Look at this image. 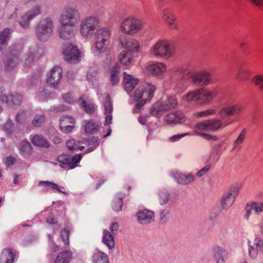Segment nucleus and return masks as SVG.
<instances>
[{"mask_svg":"<svg viewBox=\"0 0 263 263\" xmlns=\"http://www.w3.org/2000/svg\"><path fill=\"white\" fill-rule=\"evenodd\" d=\"M245 108V105L242 103L226 101L224 106L219 110L218 115L222 119L238 116L242 113Z\"/></svg>","mask_w":263,"mask_h":263,"instance_id":"7","label":"nucleus"},{"mask_svg":"<svg viewBox=\"0 0 263 263\" xmlns=\"http://www.w3.org/2000/svg\"><path fill=\"white\" fill-rule=\"evenodd\" d=\"M140 22L135 17H127L121 23V31L126 34H133L141 28Z\"/></svg>","mask_w":263,"mask_h":263,"instance_id":"12","label":"nucleus"},{"mask_svg":"<svg viewBox=\"0 0 263 263\" xmlns=\"http://www.w3.org/2000/svg\"><path fill=\"white\" fill-rule=\"evenodd\" d=\"M252 82L255 86H258L263 82V74H258L255 75L252 78Z\"/></svg>","mask_w":263,"mask_h":263,"instance_id":"58","label":"nucleus"},{"mask_svg":"<svg viewBox=\"0 0 263 263\" xmlns=\"http://www.w3.org/2000/svg\"><path fill=\"white\" fill-rule=\"evenodd\" d=\"M229 124L228 122L223 123L221 120L218 119L207 120L197 123L194 128L193 132L194 134L200 136L206 132H214L220 128H224Z\"/></svg>","mask_w":263,"mask_h":263,"instance_id":"5","label":"nucleus"},{"mask_svg":"<svg viewBox=\"0 0 263 263\" xmlns=\"http://www.w3.org/2000/svg\"><path fill=\"white\" fill-rule=\"evenodd\" d=\"M169 215V212L167 210H163L160 214V219L162 222H164L168 219Z\"/></svg>","mask_w":263,"mask_h":263,"instance_id":"63","label":"nucleus"},{"mask_svg":"<svg viewBox=\"0 0 263 263\" xmlns=\"http://www.w3.org/2000/svg\"><path fill=\"white\" fill-rule=\"evenodd\" d=\"M19 149L22 153L29 155L31 152L32 147L27 140H23L21 144Z\"/></svg>","mask_w":263,"mask_h":263,"instance_id":"46","label":"nucleus"},{"mask_svg":"<svg viewBox=\"0 0 263 263\" xmlns=\"http://www.w3.org/2000/svg\"><path fill=\"white\" fill-rule=\"evenodd\" d=\"M165 21L170 29H177V23L176 19L174 17H166Z\"/></svg>","mask_w":263,"mask_h":263,"instance_id":"55","label":"nucleus"},{"mask_svg":"<svg viewBox=\"0 0 263 263\" xmlns=\"http://www.w3.org/2000/svg\"><path fill=\"white\" fill-rule=\"evenodd\" d=\"M120 42L122 47L125 48L124 50L130 52L133 54L139 51L140 44L135 39H127L125 36H123L120 38Z\"/></svg>","mask_w":263,"mask_h":263,"instance_id":"17","label":"nucleus"},{"mask_svg":"<svg viewBox=\"0 0 263 263\" xmlns=\"http://www.w3.org/2000/svg\"><path fill=\"white\" fill-rule=\"evenodd\" d=\"M173 72L172 77L177 78L178 80V85L183 87H185L190 79L194 84L201 86H206L211 83V74L205 70L196 71L192 73L191 70L187 67L179 66Z\"/></svg>","mask_w":263,"mask_h":263,"instance_id":"1","label":"nucleus"},{"mask_svg":"<svg viewBox=\"0 0 263 263\" xmlns=\"http://www.w3.org/2000/svg\"><path fill=\"white\" fill-rule=\"evenodd\" d=\"M252 211L259 215L263 212V202L252 201L248 203Z\"/></svg>","mask_w":263,"mask_h":263,"instance_id":"45","label":"nucleus"},{"mask_svg":"<svg viewBox=\"0 0 263 263\" xmlns=\"http://www.w3.org/2000/svg\"><path fill=\"white\" fill-rule=\"evenodd\" d=\"M199 103L205 104L210 103L218 93L217 88L198 89Z\"/></svg>","mask_w":263,"mask_h":263,"instance_id":"14","label":"nucleus"},{"mask_svg":"<svg viewBox=\"0 0 263 263\" xmlns=\"http://www.w3.org/2000/svg\"><path fill=\"white\" fill-rule=\"evenodd\" d=\"M33 17H19L18 23L21 27L27 29L29 27L30 21Z\"/></svg>","mask_w":263,"mask_h":263,"instance_id":"51","label":"nucleus"},{"mask_svg":"<svg viewBox=\"0 0 263 263\" xmlns=\"http://www.w3.org/2000/svg\"><path fill=\"white\" fill-rule=\"evenodd\" d=\"M210 166H205L204 168L201 169L199 171H198L197 173V176H198L199 177H200L203 175L206 174L210 170Z\"/></svg>","mask_w":263,"mask_h":263,"instance_id":"64","label":"nucleus"},{"mask_svg":"<svg viewBox=\"0 0 263 263\" xmlns=\"http://www.w3.org/2000/svg\"><path fill=\"white\" fill-rule=\"evenodd\" d=\"M20 46L17 45L12 46L10 47V54L8 57L5 63V66L8 70L14 68L18 63V55L20 52Z\"/></svg>","mask_w":263,"mask_h":263,"instance_id":"15","label":"nucleus"},{"mask_svg":"<svg viewBox=\"0 0 263 263\" xmlns=\"http://www.w3.org/2000/svg\"><path fill=\"white\" fill-rule=\"evenodd\" d=\"M12 32V30L8 28L0 32V51L3 52V49L8 44Z\"/></svg>","mask_w":263,"mask_h":263,"instance_id":"32","label":"nucleus"},{"mask_svg":"<svg viewBox=\"0 0 263 263\" xmlns=\"http://www.w3.org/2000/svg\"><path fill=\"white\" fill-rule=\"evenodd\" d=\"M168 198V194L166 192L163 191L159 193V202L161 205L166 204Z\"/></svg>","mask_w":263,"mask_h":263,"instance_id":"56","label":"nucleus"},{"mask_svg":"<svg viewBox=\"0 0 263 263\" xmlns=\"http://www.w3.org/2000/svg\"><path fill=\"white\" fill-rule=\"evenodd\" d=\"M133 57V53L124 50L119 54L118 59L123 65L129 66L134 61Z\"/></svg>","mask_w":263,"mask_h":263,"instance_id":"29","label":"nucleus"},{"mask_svg":"<svg viewBox=\"0 0 263 263\" xmlns=\"http://www.w3.org/2000/svg\"><path fill=\"white\" fill-rule=\"evenodd\" d=\"M78 15V12L76 10L68 7L65 9V16H74Z\"/></svg>","mask_w":263,"mask_h":263,"instance_id":"59","label":"nucleus"},{"mask_svg":"<svg viewBox=\"0 0 263 263\" xmlns=\"http://www.w3.org/2000/svg\"><path fill=\"white\" fill-rule=\"evenodd\" d=\"M98 68L96 66H93L89 68L86 74L87 80L93 82L99 78Z\"/></svg>","mask_w":263,"mask_h":263,"instance_id":"40","label":"nucleus"},{"mask_svg":"<svg viewBox=\"0 0 263 263\" xmlns=\"http://www.w3.org/2000/svg\"><path fill=\"white\" fill-rule=\"evenodd\" d=\"M167 67L166 65L160 62H157L148 65L146 70L151 75L155 77L163 76L167 71Z\"/></svg>","mask_w":263,"mask_h":263,"instance_id":"18","label":"nucleus"},{"mask_svg":"<svg viewBox=\"0 0 263 263\" xmlns=\"http://www.w3.org/2000/svg\"><path fill=\"white\" fill-rule=\"evenodd\" d=\"M174 177L177 182L181 184L186 185L194 181V176L192 174L185 175L179 172L174 174Z\"/></svg>","mask_w":263,"mask_h":263,"instance_id":"24","label":"nucleus"},{"mask_svg":"<svg viewBox=\"0 0 263 263\" xmlns=\"http://www.w3.org/2000/svg\"><path fill=\"white\" fill-rule=\"evenodd\" d=\"M74 124H69L68 125H65V124L64 123H63L62 124V125H60V127L61 130L65 133H68L71 132L73 127H74Z\"/></svg>","mask_w":263,"mask_h":263,"instance_id":"57","label":"nucleus"},{"mask_svg":"<svg viewBox=\"0 0 263 263\" xmlns=\"http://www.w3.org/2000/svg\"><path fill=\"white\" fill-rule=\"evenodd\" d=\"M84 143L87 144L89 151H87V153H88L92 151L98 145L99 141L97 138L93 137L88 140H83Z\"/></svg>","mask_w":263,"mask_h":263,"instance_id":"47","label":"nucleus"},{"mask_svg":"<svg viewBox=\"0 0 263 263\" xmlns=\"http://www.w3.org/2000/svg\"><path fill=\"white\" fill-rule=\"evenodd\" d=\"M63 99L64 102L70 103L73 102L74 99L71 93H67L63 96Z\"/></svg>","mask_w":263,"mask_h":263,"instance_id":"60","label":"nucleus"},{"mask_svg":"<svg viewBox=\"0 0 263 263\" xmlns=\"http://www.w3.org/2000/svg\"><path fill=\"white\" fill-rule=\"evenodd\" d=\"M245 211H246V214L244 215V217L247 220H248L249 219L250 215L252 214V210L251 208V207L248 203H247V204L246 205Z\"/></svg>","mask_w":263,"mask_h":263,"instance_id":"62","label":"nucleus"},{"mask_svg":"<svg viewBox=\"0 0 263 263\" xmlns=\"http://www.w3.org/2000/svg\"><path fill=\"white\" fill-rule=\"evenodd\" d=\"M0 99L2 103H6L9 106L18 105L22 102V97L17 93H11L8 95L2 92Z\"/></svg>","mask_w":263,"mask_h":263,"instance_id":"19","label":"nucleus"},{"mask_svg":"<svg viewBox=\"0 0 263 263\" xmlns=\"http://www.w3.org/2000/svg\"><path fill=\"white\" fill-rule=\"evenodd\" d=\"M103 106L105 110V114H111L112 111V105L110 101V98L108 94H106L103 97Z\"/></svg>","mask_w":263,"mask_h":263,"instance_id":"41","label":"nucleus"},{"mask_svg":"<svg viewBox=\"0 0 263 263\" xmlns=\"http://www.w3.org/2000/svg\"><path fill=\"white\" fill-rule=\"evenodd\" d=\"M163 108L161 101L159 100L152 106L150 110V114L154 117L160 118L165 112V110Z\"/></svg>","mask_w":263,"mask_h":263,"instance_id":"34","label":"nucleus"},{"mask_svg":"<svg viewBox=\"0 0 263 263\" xmlns=\"http://www.w3.org/2000/svg\"><path fill=\"white\" fill-rule=\"evenodd\" d=\"M40 185H44L45 186H49L53 190H56L60 193L64 194H67V192L65 191H61L60 187L55 183L50 181H41L39 183Z\"/></svg>","mask_w":263,"mask_h":263,"instance_id":"49","label":"nucleus"},{"mask_svg":"<svg viewBox=\"0 0 263 263\" xmlns=\"http://www.w3.org/2000/svg\"><path fill=\"white\" fill-rule=\"evenodd\" d=\"M125 195L121 193L117 195L116 198L112 204V208L116 212H119L122 210L123 204V199Z\"/></svg>","mask_w":263,"mask_h":263,"instance_id":"39","label":"nucleus"},{"mask_svg":"<svg viewBox=\"0 0 263 263\" xmlns=\"http://www.w3.org/2000/svg\"><path fill=\"white\" fill-rule=\"evenodd\" d=\"M31 142L35 145L40 147L48 148L50 143L43 136L36 135L31 139Z\"/></svg>","mask_w":263,"mask_h":263,"instance_id":"35","label":"nucleus"},{"mask_svg":"<svg viewBox=\"0 0 263 263\" xmlns=\"http://www.w3.org/2000/svg\"><path fill=\"white\" fill-rule=\"evenodd\" d=\"M246 135V130L245 129H243L240 132L237 138L234 142L233 149L237 148L243 142V141L245 139Z\"/></svg>","mask_w":263,"mask_h":263,"instance_id":"48","label":"nucleus"},{"mask_svg":"<svg viewBox=\"0 0 263 263\" xmlns=\"http://www.w3.org/2000/svg\"><path fill=\"white\" fill-rule=\"evenodd\" d=\"M71 253L69 251H64L60 253L57 257L54 263H69Z\"/></svg>","mask_w":263,"mask_h":263,"instance_id":"38","label":"nucleus"},{"mask_svg":"<svg viewBox=\"0 0 263 263\" xmlns=\"http://www.w3.org/2000/svg\"><path fill=\"white\" fill-rule=\"evenodd\" d=\"M184 99L185 101L187 102H193L195 101L198 103H199V92L198 89L194 90L191 91L189 92L184 97Z\"/></svg>","mask_w":263,"mask_h":263,"instance_id":"42","label":"nucleus"},{"mask_svg":"<svg viewBox=\"0 0 263 263\" xmlns=\"http://www.w3.org/2000/svg\"><path fill=\"white\" fill-rule=\"evenodd\" d=\"M97 106L92 100L83 99V110L90 116L95 115L97 111Z\"/></svg>","mask_w":263,"mask_h":263,"instance_id":"33","label":"nucleus"},{"mask_svg":"<svg viewBox=\"0 0 263 263\" xmlns=\"http://www.w3.org/2000/svg\"><path fill=\"white\" fill-rule=\"evenodd\" d=\"M249 253L251 257L256 258L258 254H263V240L255 238L252 245H249Z\"/></svg>","mask_w":263,"mask_h":263,"instance_id":"20","label":"nucleus"},{"mask_svg":"<svg viewBox=\"0 0 263 263\" xmlns=\"http://www.w3.org/2000/svg\"><path fill=\"white\" fill-rule=\"evenodd\" d=\"M62 74V68L56 66L47 74V83L51 87L56 88L60 84Z\"/></svg>","mask_w":263,"mask_h":263,"instance_id":"13","label":"nucleus"},{"mask_svg":"<svg viewBox=\"0 0 263 263\" xmlns=\"http://www.w3.org/2000/svg\"><path fill=\"white\" fill-rule=\"evenodd\" d=\"M80 52L77 47L72 44L64 45L63 50V55L65 61L67 62L75 64L80 61Z\"/></svg>","mask_w":263,"mask_h":263,"instance_id":"10","label":"nucleus"},{"mask_svg":"<svg viewBox=\"0 0 263 263\" xmlns=\"http://www.w3.org/2000/svg\"><path fill=\"white\" fill-rule=\"evenodd\" d=\"M138 221L143 224L151 223L155 220V215L152 211L143 210L137 213Z\"/></svg>","mask_w":263,"mask_h":263,"instance_id":"21","label":"nucleus"},{"mask_svg":"<svg viewBox=\"0 0 263 263\" xmlns=\"http://www.w3.org/2000/svg\"><path fill=\"white\" fill-rule=\"evenodd\" d=\"M241 187L240 184H236L231 186L227 191H226L221 197V206L222 209L228 210L234 202L235 198L239 194L240 189Z\"/></svg>","mask_w":263,"mask_h":263,"instance_id":"8","label":"nucleus"},{"mask_svg":"<svg viewBox=\"0 0 263 263\" xmlns=\"http://www.w3.org/2000/svg\"><path fill=\"white\" fill-rule=\"evenodd\" d=\"M59 22L58 32L60 38L65 40L72 39L77 30L76 27L78 22L77 17H60Z\"/></svg>","mask_w":263,"mask_h":263,"instance_id":"4","label":"nucleus"},{"mask_svg":"<svg viewBox=\"0 0 263 263\" xmlns=\"http://www.w3.org/2000/svg\"><path fill=\"white\" fill-rule=\"evenodd\" d=\"M70 235V231L67 229H64L61 231V236L62 238L63 241L65 245H68L69 243V237Z\"/></svg>","mask_w":263,"mask_h":263,"instance_id":"53","label":"nucleus"},{"mask_svg":"<svg viewBox=\"0 0 263 263\" xmlns=\"http://www.w3.org/2000/svg\"><path fill=\"white\" fill-rule=\"evenodd\" d=\"M66 146L70 151L77 149L82 150V146L81 145L80 143L74 139L68 140L66 142Z\"/></svg>","mask_w":263,"mask_h":263,"instance_id":"44","label":"nucleus"},{"mask_svg":"<svg viewBox=\"0 0 263 263\" xmlns=\"http://www.w3.org/2000/svg\"><path fill=\"white\" fill-rule=\"evenodd\" d=\"M123 85L124 89L127 92L132 91L138 83V79L134 76L123 72Z\"/></svg>","mask_w":263,"mask_h":263,"instance_id":"22","label":"nucleus"},{"mask_svg":"<svg viewBox=\"0 0 263 263\" xmlns=\"http://www.w3.org/2000/svg\"><path fill=\"white\" fill-rule=\"evenodd\" d=\"M94 263H109L107 255L99 250H96L92 255Z\"/></svg>","mask_w":263,"mask_h":263,"instance_id":"36","label":"nucleus"},{"mask_svg":"<svg viewBox=\"0 0 263 263\" xmlns=\"http://www.w3.org/2000/svg\"><path fill=\"white\" fill-rule=\"evenodd\" d=\"M81 154L71 157L70 155L63 154L58 156L60 166L65 169L70 170L76 167L81 159Z\"/></svg>","mask_w":263,"mask_h":263,"instance_id":"11","label":"nucleus"},{"mask_svg":"<svg viewBox=\"0 0 263 263\" xmlns=\"http://www.w3.org/2000/svg\"><path fill=\"white\" fill-rule=\"evenodd\" d=\"M14 124L10 120L8 121L3 126L4 130L8 134H11L14 131Z\"/></svg>","mask_w":263,"mask_h":263,"instance_id":"54","label":"nucleus"},{"mask_svg":"<svg viewBox=\"0 0 263 263\" xmlns=\"http://www.w3.org/2000/svg\"><path fill=\"white\" fill-rule=\"evenodd\" d=\"M252 73L251 67L247 64H244L239 68L237 74V78L241 81H246L250 79Z\"/></svg>","mask_w":263,"mask_h":263,"instance_id":"23","label":"nucleus"},{"mask_svg":"<svg viewBox=\"0 0 263 263\" xmlns=\"http://www.w3.org/2000/svg\"><path fill=\"white\" fill-rule=\"evenodd\" d=\"M164 120L168 123H179L184 121V115L179 111L170 112L165 116Z\"/></svg>","mask_w":263,"mask_h":263,"instance_id":"26","label":"nucleus"},{"mask_svg":"<svg viewBox=\"0 0 263 263\" xmlns=\"http://www.w3.org/2000/svg\"><path fill=\"white\" fill-rule=\"evenodd\" d=\"M16 161V160L15 158L12 156H9L7 157L6 160V166L8 167L9 166L13 165L15 163Z\"/></svg>","mask_w":263,"mask_h":263,"instance_id":"61","label":"nucleus"},{"mask_svg":"<svg viewBox=\"0 0 263 263\" xmlns=\"http://www.w3.org/2000/svg\"><path fill=\"white\" fill-rule=\"evenodd\" d=\"M113 234H110L109 231L105 230L103 232L102 241L108 247L109 249H112L115 247V241Z\"/></svg>","mask_w":263,"mask_h":263,"instance_id":"37","label":"nucleus"},{"mask_svg":"<svg viewBox=\"0 0 263 263\" xmlns=\"http://www.w3.org/2000/svg\"><path fill=\"white\" fill-rule=\"evenodd\" d=\"M213 256L217 263H223L227 257V253L223 248L215 246L213 249Z\"/></svg>","mask_w":263,"mask_h":263,"instance_id":"27","label":"nucleus"},{"mask_svg":"<svg viewBox=\"0 0 263 263\" xmlns=\"http://www.w3.org/2000/svg\"><path fill=\"white\" fill-rule=\"evenodd\" d=\"M160 100L161 101L163 108L165 111L175 108L178 105L177 99L174 96H170L166 99H160Z\"/></svg>","mask_w":263,"mask_h":263,"instance_id":"30","label":"nucleus"},{"mask_svg":"<svg viewBox=\"0 0 263 263\" xmlns=\"http://www.w3.org/2000/svg\"><path fill=\"white\" fill-rule=\"evenodd\" d=\"M216 110L214 109H208L206 110L202 111L201 112H195L194 116L196 117H204L210 115H214L216 114Z\"/></svg>","mask_w":263,"mask_h":263,"instance_id":"50","label":"nucleus"},{"mask_svg":"<svg viewBox=\"0 0 263 263\" xmlns=\"http://www.w3.org/2000/svg\"><path fill=\"white\" fill-rule=\"evenodd\" d=\"M44 54V49L42 47L34 45L30 47L27 53V57L25 60V65L29 66L30 64L39 59Z\"/></svg>","mask_w":263,"mask_h":263,"instance_id":"16","label":"nucleus"},{"mask_svg":"<svg viewBox=\"0 0 263 263\" xmlns=\"http://www.w3.org/2000/svg\"><path fill=\"white\" fill-rule=\"evenodd\" d=\"M101 124L100 122L90 120L85 125V131L88 134L97 133L100 129Z\"/></svg>","mask_w":263,"mask_h":263,"instance_id":"28","label":"nucleus"},{"mask_svg":"<svg viewBox=\"0 0 263 263\" xmlns=\"http://www.w3.org/2000/svg\"><path fill=\"white\" fill-rule=\"evenodd\" d=\"M63 123H64L66 125L69 124H74L75 121L73 118L70 116H63L60 118L59 126L62 125Z\"/></svg>","mask_w":263,"mask_h":263,"instance_id":"52","label":"nucleus"},{"mask_svg":"<svg viewBox=\"0 0 263 263\" xmlns=\"http://www.w3.org/2000/svg\"><path fill=\"white\" fill-rule=\"evenodd\" d=\"M150 53L154 57L164 58L168 59L174 55L175 50L168 40H161L158 41L152 47Z\"/></svg>","mask_w":263,"mask_h":263,"instance_id":"6","label":"nucleus"},{"mask_svg":"<svg viewBox=\"0 0 263 263\" xmlns=\"http://www.w3.org/2000/svg\"><path fill=\"white\" fill-rule=\"evenodd\" d=\"M53 23L50 17H42L34 27L36 39L45 42L53 35Z\"/></svg>","mask_w":263,"mask_h":263,"instance_id":"3","label":"nucleus"},{"mask_svg":"<svg viewBox=\"0 0 263 263\" xmlns=\"http://www.w3.org/2000/svg\"><path fill=\"white\" fill-rule=\"evenodd\" d=\"M15 254L10 249H5L1 253L0 263H13Z\"/></svg>","mask_w":263,"mask_h":263,"instance_id":"31","label":"nucleus"},{"mask_svg":"<svg viewBox=\"0 0 263 263\" xmlns=\"http://www.w3.org/2000/svg\"><path fill=\"white\" fill-rule=\"evenodd\" d=\"M120 67L116 64L110 70L109 79L112 85H117L120 81Z\"/></svg>","mask_w":263,"mask_h":263,"instance_id":"25","label":"nucleus"},{"mask_svg":"<svg viewBox=\"0 0 263 263\" xmlns=\"http://www.w3.org/2000/svg\"><path fill=\"white\" fill-rule=\"evenodd\" d=\"M156 89L155 86L148 83H144L140 85L136 89L134 98L138 103L136 108L139 109L147 101H149L154 97Z\"/></svg>","mask_w":263,"mask_h":263,"instance_id":"2","label":"nucleus"},{"mask_svg":"<svg viewBox=\"0 0 263 263\" xmlns=\"http://www.w3.org/2000/svg\"><path fill=\"white\" fill-rule=\"evenodd\" d=\"M46 119V117L44 114H37L32 120V124L34 127H41L45 123Z\"/></svg>","mask_w":263,"mask_h":263,"instance_id":"43","label":"nucleus"},{"mask_svg":"<svg viewBox=\"0 0 263 263\" xmlns=\"http://www.w3.org/2000/svg\"><path fill=\"white\" fill-rule=\"evenodd\" d=\"M96 38V49L100 53H104L107 49L110 37L109 30L106 28H103L97 30Z\"/></svg>","mask_w":263,"mask_h":263,"instance_id":"9","label":"nucleus"}]
</instances>
